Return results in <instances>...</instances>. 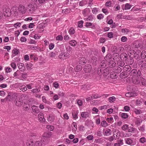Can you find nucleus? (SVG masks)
Masks as SVG:
<instances>
[{
    "label": "nucleus",
    "mask_w": 146,
    "mask_h": 146,
    "mask_svg": "<svg viewBox=\"0 0 146 146\" xmlns=\"http://www.w3.org/2000/svg\"><path fill=\"white\" fill-rule=\"evenodd\" d=\"M19 11L22 14H25L27 11V9L23 5H20L18 7Z\"/></svg>",
    "instance_id": "obj_3"
},
{
    "label": "nucleus",
    "mask_w": 146,
    "mask_h": 146,
    "mask_svg": "<svg viewBox=\"0 0 146 146\" xmlns=\"http://www.w3.org/2000/svg\"><path fill=\"white\" fill-rule=\"evenodd\" d=\"M11 10L9 8L6 9L3 11V13L5 16L9 17L11 15Z\"/></svg>",
    "instance_id": "obj_6"
},
{
    "label": "nucleus",
    "mask_w": 146,
    "mask_h": 146,
    "mask_svg": "<svg viewBox=\"0 0 146 146\" xmlns=\"http://www.w3.org/2000/svg\"><path fill=\"white\" fill-rule=\"evenodd\" d=\"M103 131H104V135L105 136H108L111 135L112 133L111 130L108 128L104 129Z\"/></svg>",
    "instance_id": "obj_8"
},
{
    "label": "nucleus",
    "mask_w": 146,
    "mask_h": 146,
    "mask_svg": "<svg viewBox=\"0 0 146 146\" xmlns=\"http://www.w3.org/2000/svg\"><path fill=\"white\" fill-rule=\"evenodd\" d=\"M78 62L81 65H83L86 62V59L85 57H81L79 59Z\"/></svg>",
    "instance_id": "obj_14"
},
{
    "label": "nucleus",
    "mask_w": 146,
    "mask_h": 146,
    "mask_svg": "<svg viewBox=\"0 0 146 146\" xmlns=\"http://www.w3.org/2000/svg\"><path fill=\"white\" fill-rule=\"evenodd\" d=\"M12 11L14 13L15 15H17L18 14L19 10L17 6H15L13 7L12 8Z\"/></svg>",
    "instance_id": "obj_18"
},
{
    "label": "nucleus",
    "mask_w": 146,
    "mask_h": 146,
    "mask_svg": "<svg viewBox=\"0 0 146 146\" xmlns=\"http://www.w3.org/2000/svg\"><path fill=\"white\" fill-rule=\"evenodd\" d=\"M32 109L34 112H35L36 113H38L40 112L39 109H38V107L36 106H33L32 107Z\"/></svg>",
    "instance_id": "obj_25"
},
{
    "label": "nucleus",
    "mask_w": 146,
    "mask_h": 146,
    "mask_svg": "<svg viewBox=\"0 0 146 146\" xmlns=\"http://www.w3.org/2000/svg\"><path fill=\"white\" fill-rule=\"evenodd\" d=\"M134 78H132V80L133 83L135 84H138L140 83V80L139 78L138 77H136L134 79Z\"/></svg>",
    "instance_id": "obj_20"
},
{
    "label": "nucleus",
    "mask_w": 146,
    "mask_h": 146,
    "mask_svg": "<svg viewBox=\"0 0 146 146\" xmlns=\"http://www.w3.org/2000/svg\"><path fill=\"white\" fill-rule=\"evenodd\" d=\"M37 8V5L34 2H31L28 3L27 5V10L30 13H34Z\"/></svg>",
    "instance_id": "obj_1"
},
{
    "label": "nucleus",
    "mask_w": 146,
    "mask_h": 146,
    "mask_svg": "<svg viewBox=\"0 0 146 146\" xmlns=\"http://www.w3.org/2000/svg\"><path fill=\"white\" fill-rule=\"evenodd\" d=\"M132 17L130 15H125L123 17L122 19L128 20H131Z\"/></svg>",
    "instance_id": "obj_44"
},
{
    "label": "nucleus",
    "mask_w": 146,
    "mask_h": 146,
    "mask_svg": "<svg viewBox=\"0 0 146 146\" xmlns=\"http://www.w3.org/2000/svg\"><path fill=\"white\" fill-rule=\"evenodd\" d=\"M72 131L73 132H75L77 129V123L75 122H73L72 124Z\"/></svg>",
    "instance_id": "obj_22"
},
{
    "label": "nucleus",
    "mask_w": 146,
    "mask_h": 146,
    "mask_svg": "<svg viewBox=\"0 0 146 146\" xmlns=\"http://www.w3.org/2000/svg\"><path fill=\"white\" fill-rule=\"evenodd\" d=\"M128 131L130 132H134L136 130V128L133 127H129L128 128Z\"/></svg>",
    "instance_id": "obj_45"
},
{
    "label": "nucleus",
    "mask_w": 146,
    "mask_h": 146,
    "mask_svg": "<svg viewBox=\"0 0 146 146\" xmlns=\"http://www.w3.org/2000/svg\"><path fill=\"white\" fill-rule=\"evenodd\" d=\"M112 4V3L111 1H108L105 4V5L108 7H111Z\"/></svg>",
    "instance_id": "obj_51"
},
{
    "label": "nucleus",
    "mask_w": 146,
    "mask_h": 146,
    "mask_svg": "<svg viewBox=\"0 0 146 146\" xmlns=\"http://www.w3.org/2000/svg\"><path fill=\"white\" fill-rule=\"evenodd\" d=\"M94 118L95 119L96 123L97 125L99 124L100 123V119L99 115L95 116L94 117Z\"/></svg>",
    "instance_id": "obj_19"
},
{
    "label": "nucleus",
    "mask_w": 146,
    "mask_h": 146,
    "mask_svg": "<svg viewBox=\"0 0 146 146\" xmlns=\"http://www.w3.org/2000/svg\"><path fill=\"white\" fill-rule=\"evenodd\" d=\"M27 146H33L34 144L33 141L31 139H28L26 142Z\"/></svg>",
    "instance_id": "obj_23"
},
{
    "label": "nucleus",
    "mask_w": 146,
    "mask_h": 146,
    "mask_svg": "<svg viewBox=\"0 0 146 146\" xmlns=\"http://www.w3.org/2000/svg\"><path fill=\"white\" fill-rule=\"evenodd\" d=\"M143 100L142 99H138L136 100V104L138 106H140Z\"/></svg>",
    "instance_id": "obj_36"
},
{
    "label": "nucleus",
    "mask_w": 146,
    "mask_h": 146,
    "mask_svg": "<svg viewBox=\"0 0 146 146\" xmlns=\"http://www.w3.org/2000/svg\"><path fill=\"white\" fill-rule=\"evenodd\" d=\"M128 126L127 125L125 124L122 126V129L123 130L125 131L128 129Z\"/></svg>",
    "instance_id": "obj_57"
},
{
    "label": "nucleus",
    "mask_w": 146,
    "mask_h": 146,
    "mask_svg": "<svg viewBox=\"0 0 146 146\" xmlns=\"http://www.w3.org/2000/svg\"><path fill=\"white\" fill-rule=\"evenodd\" d=\"M82 67L80 65H77L75 68V70L76 72H78L81 70Z\"/></svg>",
    "instance_id": "obj_37"
},
{
    "label": "nucleus",
    "mask_w": 146,
    "mask_h": 146,
    "mask_svg": "<svg viewBox=\"0 0 146 146\" xmlns=\"http://www.w3.org/2000/svg\"><path fill=\"white\" fill-rule=\"evenodd\" d=\"M92 12L93 14H96L98 12V9L96 7H94L92 9Z\"/></svg>",
    "instance_id": "obj_55"
},
{
    "label": "nucleus",
    "mask_w": 146,
    "mask_h": 146,
    "mask_svg": "<svg viewBox=\"0 0 146 146\" xmlns=\"http://www.w3.org/2000/svg\"><path fill=\"white\" fill-rule=\"evenodd\" d=\"M84 23V21H78V26L79 27L81 28L83 27V25Z\"/></svg>",
    "instance_id": "obj_49"
},
{
    "label": "nucleus",
    "mask_w": 146,
    "mask_h": 146,
    "mask_svg": "<svg viewBox=\"0 0 146 146\" xmlns=\"http://www.w3.org/2000/svg\"><path fill=\"white\" fill-rule=\"evenodd\" d=\"M92 66L90 64H88L85 66L84 70L86 73H90L91 70Z\"/></svg>",
    "instance_id": "obj_7"
},
{
    "label": "nucleus",
    "mask_w": 146,
    "mask_h": 146,
    "mask_svg": "<svg viewBox=\"0 0 146 146\" xmlns=\"http://www.w3.org/2000/svg\"><path fill=\"white\" fill-rule=\"evenodd\" d=\"M105 60L110 64L113 62L112 60V56L111 54H108L105 57Z\"/></svg>",
    "instance_id": "obj_5"
},
{
    "label": "nucleus",
    "mask_w": 146,
    "mask_h": 146,
    "mask_svg": "<svg viewBox=\"0 0 146 146\" xmlns=\"http://www.w3.org/2000/svg\"><path fill=\"white\" fill-rule=\"evenodd\" d=\"M70 57V54L67 52H64L61 53L59 56V58L62 60L66 59Z\"/></svg>",
    "instance_id": "obj_2"
},
{
    "label": "nucleus",
    "mask_w": 146,
    "mask_h": 146,
    "mask_svg": "<svg viewBox=\"0 0 146 146\" xmlns=\"http://www.w3.org/2000/svg\"><path fill=\"white\" fill-rule=\"evenodd\" d=\"M127 38L125 36H123L121 39V40L123 42H126L127 40Z\"/></svg>",
    "instance_id": "obj_50"
},
{
    "label": "nucleus",
    "mask_w": 146,
    "mask_h": 146,
    "mask_svg": "<svg viewBox=\"0 0 146 146\" xmlns=\"http://www.w3.org/2000/svg\"><path fill=\"white\" fill-rule=\"evenodd\" d=\"M90 12V10L89 8H86L82 11V14L84 17H86L89 14Z\"/></svg>",
    "instance_id": "obj_11"
},
{
    "label": "nucleus",
    "mask_w": 146,
    "mask_h": 146,
    "mask_svg": "<svg viewBox=\"0 0 146 146\" xmlns=\"http://www.w3.org/2000/svg\"><path fill=\"white\" fill-rule=\"evenodd\" d=\"M54 47V44L52 43H50L49 45V48L50 50H51L53 49Z\"/></svg>",
    "instance_id": "obj_59"
},
{
    "label": "nucleus",
    "mask_w": 146,
    "mask_h": 146,
    "mask_svg": "<svg viewBox=\"0 0 146 146\" xmlns=\"http://www.w3.org/2000/svg\"><path fill=\"white\" fill-rule=\"evenodd\" d=\"M134 110V112L136 114H139L143 113V111H141L140 109L135 108Z\"/></svg>",
    "instance_id": "obj_29"
},
{
    "label": "nucleus",
    "mask_w": 146,
    "mask_h": 146,
    "mask_svg": "<svg viewBox=\"0 0 146 146\" xmlns=\"http://www.w3.org/2000/svg\"><path fill=\"white\" fill-rule=\"evenodd\" d=\"M63 38V36L60 35L57 36L56 37V40H62Z\"/></svg>",
    "instance_id": "obj_54"
},
{
    "label": "nucleus",
    "mask_w": 146,
    "mask_h": 146,
    "mask_svg": "<svg viewBox=\"0 0 146 146\" xmlns=\"http://www.w3.org/2000/svg\"><path fill=\"white\" fill-rule=\"evenodd\" d=\"M38 117L39 120L41 122H44L45 121V119L44 118L43 114L42 113H40L38 115Z\"/></svg>",
    "instance_id": "obj_9"
},
{
    "label": "nucleus",
    "mask_w": 146,
    "mask_h": 146,
    "mask_svg": "<svg viewBox=\"0 0 146 146\" xmlns=\"http://www.w3.org/2000/svg\"><path fill=\"white\" fill-rule=\"evenodd\" d=\"M125 143L127 144L130 145H133V141L130 138H127L125 139Z\"/></svg>",
    "instance_id": "obj_16"
},
{
    "label": "nucleus",
    "mask_w": 146,
    "mask_h": 146,
    "mask_svg": "<svg viewBox=\"0 0 146 146\" xmlns=\"http://www.w3.org/2000/svg\"><path fill=\"white\" fill-rule=\"evenodd\" d=\"M94 19V17L92 15H90L88 17V18L84 19L86 21H92Z\"/></svg>",
    "instance_id": "obj_31"
},
{
    "label": "nucleus",
    "mask_w": 146,
    "mask_h": 146,
    "mask_svg": "<svg viewBox=\"0 0 146 146\" xmlns=\"http://www.w3.org/2000/svg\"><path fill=\"white\" fill-rule=\"evenodd\" d=\"M51 136V133L50 132L48 133H45L43 134L44 138L47 137L50 138Z\"/></svg>",
    "instance_id": "obj_33"
},
{
    "label": "nucleus",
    "mask_w": 146,
    "mask_h": 146,
    "mask_svg": "<svg viewBox=\"0 0 146 146\" xmlns=\"http://www.w3.org/2000/svg\"><path fill=\"white\" fill-rule=\"evenodd\" d=\"M35 146H43L41 141H36L35 144Z\"/></svg>",
    "instance_id": "obj_43"
},
{
    "label": "nucleus",
    "mask_w": 146,
    "mask_h": 146,
    "mask_svg": "<svg viewBox=\"0 0 146 146\" xmlns=\"http://www.w3.org/2000/svg\"><path fill=\"white\" fill-rule=\"evenodd\" d=\"M46 128L51 131H52L54 129L53 126L50 125H48L46 126Z\"/></svg>",
    "instance_id": "obj_41"
},
{
    "label": "nucleus",
    "mask_w": 146,
    "mask_h": 146,
    "mask_svg": "<svg viewBox=\"0 0 146 146\" xmlns=\"http://www.w3.org/2000/svg\"><path fill=\"white\" fill-rule=\"evenodd\" d=\"M18 67L19 70L21 71H24L25 70V67L24 66V64L21 63H19L18 64Z\"/></svg>",
    "instance_id": "obj_13"
},
{
    "label": "nucleus",
    "mask_w": 146,
    "mask_h": 146,
    "mask_svg": "<svg viewBox=\"0 0 146 146\" xmlns=\"http://www.w3.org/2000/svg\"><path fill=\"white\" fill-rule=\"evenodd\" d=\"M101 125L102 127H105L108 126V124L105 121H103L101 122Z\"/></svg>",
    "instance_id": "obj_38"
},
{
    "label": "nucleus",
    "mask_w": 146,
    "mask_h": 146,
    "mask_svg": "<svg viewBox=\"0 0 146 146\" xmlns=\"http://www.w3.org/2000/svg\"><path fill=\"white\" fill-rule=\"evenodd\" d=\"M77 103L79 106H81L83 105L82 101L80 100H77Z\"/></svg>",
    "instance_id": "obj_58"
},
{
    "label": "nucleus",
    "mask_w": 146,
    "mask_h": 146,
    "mask_svg": "<svg viewBox=\"0 0 146 146\" xmlns=\"http://www.w3.org/2000/svg\"><path fill=\"white\" fill-rule=\"evenodd\" d=\"M55 119L54 116L52 114H50L48 119V121L50 122H52L54 121Z\"/></svg>",
    "instance_id": "obj_21"
},
{
    "label": "nucleus",
    "mask_w": 146,
    "mask_h": 146,
    "mask_svg": "<svg viewBox=\"0 0 146 146\" xmlns=\"http://www.w3.org/2000/svg\"><path fill=\"white\" fill-rule=\"evenodd\" d=\"M18 93H14L12 94V98H11V97L10 95L8 94L6 98L7 100H8L9 101H11L12 99L13 98V97H17L18 95Z\"/></svg>",
    "instance_id": "obj_12"
},
{
    "label": "nucleus",
    "mask_w": 146,
    "mask_h": 146,
    "mask_svg": "<svg viewBox=\"0 0 146 146\" xmlns=\"http://www.w3.org/2000/svg\"><path fill=\"white\" fill-rule=\"evenodd\" d=\"M90 115V113L88 112H83L81 113V116L83 118H86Z\"/></svg>",
    "instance_id": "obj_10"
},
{
    "label": "nucleus",
    "mask_w": 146,
    "mask_h": 146,
    "mask_svg": "<svg viewBox=\"0 0 146 146\" xmlns=\"http://www.w3.org/2000/svg\"><path fill=\"white\" fill-rule=\"evenodd\" d=\"M142 120L140 118H136L135 121V124L137 126L139 125L142 123Z\"/></svg>",
    "instance_id": "obj_24"
},
{
    "label": "nucleus",
    "mask_w": 146,
    "mask_h": 146,
    "mask_svg": "<svg viewBox=\"0 0 146 146\" xmlns=\"http://www.w3.org/2000/svg\"><path fill=\"white\" fill-rule=\"evenodd\" d=\"M141 56L143 58H145L146 57V51L145 50L142 51L141 54Z\"/></svg>",
    "instance_id": "obj_47"
},
{
    "label": "nucleus",
    "mask_w": 146,
    "mask_h": 146,
    "mask_svg": "<svg viewBox=\"0 0 146 146\" xmlns=\"http://www.w3.org/2000/svg\"><path fill=\"white\" fill-rule=\"evenodd\" d=\"M40 141L43 146H44L47 143V140L46 138H42Z\"/></svg>",
    "instance_id": "obj_28"
},
{
    "label": "nucleus",
    "mask_w": 146,
    "mask_h": 146,
    "mask_svg": "<svg viewBox=\"0 0 146 146\" xmlns=\"http://www.w3.org/2000/svg\"><path fill=\"white\" fill-rule=\"evenodd\" d=\"M85 26L87 27H90L91 28H93L95 27V25L91 22H88L86 23Z\"/></svg>",
    "instance_id": "obj_27"
},
{
    "label": "nucleus",
    "mask_w": 146,
    "mask_h": 146,
    "mask_svg": "<svg viewBox=\"0 0 146 146\" xmlns=\"http://www.w3.org/2000/svg\"><path fill=\"white\" fill-rule=\"evenodd\" d=\"M24 96L22 95L20 97L19 99H16L15 100V103L17 106H20L22 105L23 103V100L21 98Z\"/></svg>",
    "instance_id": "obj_4"
},
{
    "label": "nucleus",
    "mask_w": 146,
    "mask_h": 146,
    "mask_svg": "<svg viewBox=\"0 0 146 146\" xmlns=\"http://www.w3.org/2000/svg\"><path fill=\"white\" fill-rule=\"evenodd\" d=\"M21 25V23H20L18 22L14 24L13 26L15 28H17V27H20Z\"/></svg>",
    "instance_id": "obj_62"
},
{
    "label": "nucleus",
    "mask_w": 146,
    "mask_h": 146,
    "mask_svg": "<svg viewBox=\"0 0 146 146\" xmlns=\"http://www.w3.org/2000/svg\"><path fill=\"white\" fill-rule=\"evenodd\" d=\"M137 70L135 69H133L129 73V75L132 76V78H134V76H136L137 73Z\"/></svg>",
    "instance_id": "obj_17"
},
{
    "label": "nucleus",
    "mask_w": 146,
    "mask_h": 146,
    "mask_svg": "<svg viewBox=\"0 0 146 146\" xmlns=\"http://www.w3.org/2000/svg\"><path fill=\"white\" fill-rule=\"evenodd\" d=\"M117 64L118 65L122 67H123L125 65V63L123 62H122L121 61L118 62L117 63Z\"/></svg>",
    "instance_id": "obj_63"
},
{
    "label": "nucleus",
    "mask_w": 146,
    "mask_h": 146,
    "mask_svg": "<svg viewBox=\"0 0 146 146\" xmlns=\"http://www.w3.org/2000/svg\"><path fill=\"white\" fill-rule=\"evenodd\" d=\"M70 11V9H64L62 11V13H69Z\"/></svg>",
    "instance_id": "obj_56"
},
{
    "label": "nucleus",
    "mask_w": 146,
    "mask_h": 146,
    "mask_svg": "<svg viewBox=\"0 0 146 146\" xmlns=\"http://www.w3.org/2000/svg\"><path fill=\"white\" fill-rule=\"evenodd\" d=\"M19 72L18 70H17L16 72H15L13 74L14 77L17 78V77H18L19 76Z\"/></svg>",
    "instance_id": "obj_64"
},
{
    "label": "nucleus",
    "mask_w": 146,
    "mask_h": 146,
    "mask_svg": "<svg viewBox=\"0 0 146 146\" xmlns=\"http://www.w3.org/2000/svg\"><path fill=\"white\" fill-rule=\"evenodd\" d=\"M69 44L72 46H75L77 44V42L75 40H72L69 42Z\"/></svg>",
    "instance_id": "obj_35"
},
{
    "label": "nucleus",
    "mask_w": 146,
    "mask_h": 146,
    "mask_svg": "<svg viewBox=\"0 0 146 146\" xmlns=\"http://www.w3.org/2000/svg\"><path fill=\"white\" fill-rule=\"evenodd\" d=\"M79 113V111L78 110L74 111L72 112V115L73 118L74 119H76L78 118V114Z\"/></svg>",
    "instance_id": "obj_15"
},
{
    "label": "nucleus",
    "mask_w": 146,
    "mask_h": 146,
    "mask_svg": "<svg viewBox=\"0 0 146 146\" xmlns=\"http://www.w3.org/2000/svg\"><path fill=\"white\" fill-rule=\"evenodd\" d=\"M20 89L22 90L23 92L26 91L27 90V87L25 85H22L20 86Z\"/></svg>",
    "instance_id": "obj_42"
},
{
    "label": "nucleus",
    "mask_w": 146,
    "mask_h": 146,
    "mask_svg": "<svg viewBox=\"0 0 146 146\" xmlns=\"http://www.w3.org/2000/svg\"><path fill=\"white\" fill-rule=\"evenodd\" d=\"M131 69V67L129 65H126L123 68L124 70L127 72L130 71Z\"/></svg>",
    "instance_id": "obj_26"
},
{
    "label": "nucleus",
    "mask_w": 146,
    "mask_h": 146,
    "mask_svg": "<svg viewBox=\"0 0 146 146\" xmlns=\"http://www.w3.org/2000/svg\"><path fill=\"white\" fill-rule=\"evenodd\" d=\"M86 1L85 0H83L80 2L79 5L81 6H83L86 5Z\"/></svg>",
    "instance_id": "obj_46"
},
{
    "label": "nucleus",
    "mask_w": 146,
    "mask_h": 146,
    "mask_svg": "<svg viewBox=\"0 0 146 146\" xmlns=\"http://www.w3.org/2000/svg\"><path fill=\"white\" fill-rule=\"evenodd\" d=\"M132 6L129 3H126L125 4V9L128 10L130 9L131 7Z\"/></svg>",
    "instance_id": "obj_39"
},
{
    "label": "nucleus",
    "mask_w": 146,
    "mask_h": 146,
    "mask_svg": "<svg viewBox=\"0 0 146 146\" xmlns=\"http://www.w3.org/2000/svg\"><path fill=\"white\" fill-rule=\"evenodd\" d=\"M75 32L74 29L73 27H71L70 28L69 33L70 35L74 34Z\"/></svg>",
    "instance_id": "obj_40"
},
{
    "label": "nucleus",
    "mask_w": 146,
    "mask_h": 146,
    "mask_svg": "<svg viewBox=\"0 0 146 146\" xmlns=\"http://www.w3.org/2000/svg\"><path fill=\"white\" fill-rule=\"evenodd\" d=\"M116 98L115 96H113L110 97L108 99V101L110 103H112L116 101Z\"/></svg>",
    "instance_id": "obj_30"
},
{
    "label": "nucleus",
    "mask_w": 146,
    "mask_h": 146,
    "mask_svg": "<svg viewBox=\"0 0 146 146\" xmlns=\"http://www.w3.org/2000/svg\"><path fill=\"white\" fill-rule=\"evenodd\" d=\"M65 48L66 50L69 52H70L72 50V48L68 44H65Z\"/></svg>",
    "instance_id": "obj_32"
},
{
    "label": "nucleus",
    "mask_w": 146,
    "mask_h": 146,
    "mask_svg": "<svg viewBox=\"0 0 146 146\" xmlns=\"http://www.w3.org/2000/svg\"><path fill=\"white\" fill-rule=\"evenodd\" d=\"M12 53L15 55H17L19 53V49L14 48L12 50Z\"/></svg>",
    "instance_id": "obj_34"
},
{
    "label": "nucleus",
    "mask_w": 146,
    "mask_h": 146,
    "mask_svg": "<svg viewBox=\"0 0 146 146\" xmlns=\"http://www.w3.org/2000/svg\"><path fill=\"white\" fill-rule=\"evenodd\" d=\"M104 15L102 14H98L97 16V18L98 19H101L104 18Z\"/></svg>",
    "instance_id": "obj_60"
},
{
    "label": "nucleus",
    "mask_w": 146,
    "mask_h": 146,
    "mask_svg": "<svg viewBox=\"0 0 146 146\" xmlns=\"http://www.w3.org/2000/svg\"><path fill=\"white\" fill-rule=\"evenodd\" d=\"M93 136L91 135H88L87 137V139L89 140H91L93 139Z\"/></svg>",
    "instance_id": "obj_61"
},
{
    "label": "nucleus",
    "mask_w": 146,
    "mask_h": 146,
    "mask_svg": "<svg viewBox=\"0 0 146 146\" xmlns=\"http://www.w3.org/2000/svg\"><path fill=\"white\" fill-rule=\"evenodd\" d=\"M141 81L142 85L143 86L146 85V81L143 78H141Z\"/></svg>",
    "instance_id": "obj_52"
},
{
    "label": "nucleus",
    "mask_w": 146,
    "mask_h": 146,
    "mask_svg": "<svg viewBox=\"0 0 146 146\" xmlns=\"http://www.w3.org/2000/svg\"><path fill=\"white\" fill-rule=\"evenodd\" d=\"M121 117L124 119H126L128 117V115L127 113H122L121 114Z\"/></svg>",
    "instance_id": "obj_48"
},
{
    "label": "nucleus",
    "mask_w": 146,
    "mask_h": 146,
    "mask_svg": "<svg viewBox=\"0 0 146 146\" xmlns=\"http://www.w3.org/2000/svg\"><path fill=\"white\" fill-rule=\"evenodd\" d=\"M31 91L33 93H36L40 92V90L37 88H35L33 89Z\"/></svg>",
    "instance_id": "obj_53"
}]
</instances>
